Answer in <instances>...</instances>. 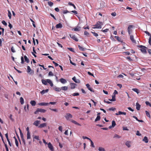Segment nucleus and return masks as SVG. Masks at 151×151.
I'll list each match as a JSON object with an SVG mask.
<instances>
[{
    "mask_svg": "<svg viewBox=\"0 0 151 151\" xmlns=\"http://www.w3.org/2000/svg\"><path fill=\"white\" fill-rule=\"evenodd\" d=\"M103 25V23L101 22L98 21L97 22L96 24L94 26V27H93V29H101L102 27V26Z\"/></svg>",
    "mask_w": 151,
    "mask_h": 151,
    "instance_id": "obj_1",
    "label": "nucleus"
},
{
    "mask_svg": "<svg viewBox=\"0 0 151 151\" xmlns=\"http://www.w3.org/2000/svg\"><path fill=\"white\" fill-rule=\"evenodd\" d=\"M138 47L140 48V50L143 53H146V49L147 48L146 47L142 45H139L138 46Z\"/></svg>",
    "mask_w": 151,
    "mask_h": 151,
    "instance_id": "obj_2",
    "label": "nucleus"
},
{
    "mask_svg": "<svg viewBox=\"0 0 151 151\" xmlns=\"http://www.w3.org/2000/svg\"><path fill=\"white\" fill-rule=\"evenodd\" d=\"M46 110L43 109L41 108H38L37 109V110L34 112V114H37L38 112H40L44 113L46 112Z\"/></svg>",
    "mask_w": 151,
    "mask_h": 151,
    "instance_id": "obj_3",
    "label": "nucleus"
},
{
    "mask_svg": "<svg viewBox=\"0 0 151 151\" xmlns=\"http://www.w3.org/2000/svg\"><path fill=\"white\" fill-rule=\"evenodd\" d=\"M27 72L28 73H29L30 74H33L34 72L33 70H32L31 69L30 67L29 66H27Z\"/></svg>",
    "mask_w": 151,
    "mask_h": 151,
    "instance_id": "obj_4",
    "label": "nucleus"
},
{
    "mask_svg": "<svg viewBox=\"0 0 151 151\" xmlns=\"http://www.w3.org/2000/svg\"><path fill=\"white\" fill-rule=\"evenodd\" d=\"M133 26L132 25H129L127 29L129 35H130L131 32H132V28Z\"/></svg>",
    "mask_w": 151,
    "mask_h": 151,
    "instance_id": "obj_5",
    "label": "nucleus"
},
{
    "mask_svg": "<svg viewBox=\"0 0 151 151\" xmlns=\"http://www.w3.org/2000/svg\"><path fill=\"white\" fill-rule=\"evenodd\" d=\"M65 117L67 120H68L69 118L72 117V115L70 114L67 113L66 114Z\"/></svg>",
    "mask_w": 151,
    "mask_h": 151,
    "instance_id": "obj_6",
    "label": "nucleus"
},
{
    "mask_svg": "<svg viewBox=\"0 0 151 151\" xmlns=\"http://www.w3.org/2000/svg\"><path fill=\"white\" fill-rule=\"evenodd\" d=\"M48 147L51 151H53L54 150L53 147L50 142H49L48 144Z\"/></svg>",
    "mask_w": 151,
    "mask_h": 151,
    "instance_id": "obj_7",
    "label": "nucleus"
},
{
    "mask_svg": "<svg viewBox=\"0 0 151 151\" xmlns=\"http://www.w3.org/2000/svg\"><path fill=\"white\" fill-rule=\"evenodd\" d=\"M38 104L41 106H46L49 105L48 103L42 102Z\"/></svg>",
    "mask_w": 151,
    "mask_h": 151,
    "instance_id": "obj_8",
    "label": "nucleus"
},
{
    "mask_svg": "<svg viewBox=\"0 0 151 151\" xmlns=\"http://www.w3.org/2000/svg\"><path fill=\"white\" fill-rule=\"evenodd\" d=\"M70 36L71 38H72L73 40H75V41H78V40L75 35H70Z\"/></svg>",
    "mask_w": 151,
    "mask_h": 151,
    "instance_id": "obj_9",
    "label": "nucleus"
},
{
    "mask_svg": "<svg viewBox=\"0 0 151 151\" xmlns=\"http://www.w3.org/2000/svg\"><path fill=\"white\" fill-rule=\"evenodd\" d=\"M86 86L88 89L91 92H94V90L92 88H91L90 86V85L89 84H87L86 85Z\"/></svg>",
    "mask_w": 151,
    "mask_h": 151,
    "instance_id": "obj_10",
    "label": "nucleus"
},
{
    "mask_svg": "<svg viewBox=\"0 0 151 151\" xmlns=\"http://www.w3.org/2000/svg\"><path fill=\"white\" fill-rule=\"evenodd\" d=\"M72 79L76 83H80V80L79 79H77L75 76L73 77Z\"/></svg>",
    "mask_w": 151,
    "mask_h": 151,
    "instance_id": "obj_11",
    "label": "nucleus"
},
{
    "mask_svg": "<svg viewBox=\"0 0 151 151\" xmlns=\"http://www.w3.org/2000/svg\"><path fill=\"white\" fill-rule=\"evenodd\" d=\"M60 81L61 83L63 84L67 82V81L63 78H61L60 79Z\"/></svg>",
    "mask_w": 151,
    "mask_h": 151,
    "instance_id": "obj_12",
    "label": "nucleus"
},
{
    "mask_svg": "<svg viewBox=\"0 0 151 151\" xmlns=\"http://www.w3.org/2000/svg\"><path fill=\"white\" fill-rule=\"evenodd\" d=\"M40 122V121L38 120H36L33 123V124L35 126H38Z\"/></svg>",
    "mask_w": 151,
    "mask_h": 151,
    "instance_id": "obj_13",
    "label": "nucleus"
},
{
    "mask_svg": "<svg viewBox=\"0 0 151 151\" xmlns=\"http://www.w3.org/2000/svg\"><path fill=\"white\" fill-rule=\"evenodd\" d=\"M126 113L125 112H123L121 111H119L118 112V113H116L115 114L116 115H121V114H123L124 115H126Z\"/></svg>",
    "mask_w": 151,
    "mask_h": 151,
    "instance_id": "obj_14",
    "label": "nucleus"
},
{
    "mask_svg": "<svg viewBox=\"0 0 151 151\" xmlns=\"http://www.w3.org/2000/svg\"><path fill=\"white\" fill-rule=\"evenodd\" d=\"M46 125L47 124L46 123H44L40 124L38 127L40 128H42L46 127Z\"/></svg>",
    "mask_w": 151,
    "mask_h": 151,
    "instance_id": "obj_15",
    "label": "nucleus"
},
{
    "mask_svg": "<svg viewBox=\"0 0 151 151\" xmlns=\"http://www.w3.org/2000/svg\"><path fill=\"white\" fill-rule=\"evenodd\" d=\"M70 85L71 86L70 88L71 89H73L75 88L76 86L77 85L76 84L73 83H70Z\"/></svg>",
    "mask_w": 151,
    "mask_h": 151,
    "instance_id": "obj_16",
    "label": "nucleus"
},
{
    "mask_svg": "<svg viewBox=\"0 0 151 151\" xmlns=\"http://www.w3.org/2000/svg\"><path fill=\"white\" fill-rule=\"evenodd\" d=\"M47 83L50 84L51 86L52 87L53 86V84L51 80L49 79H47Z\"/></svg>",
    "mask_w": 151,
    "mask_h": 151,
    "instance_id": "obj_17",
    "label": "nucleus"
},
{
    "mask_svg": "<svg viewBox=\"0 0 151 151\" xmlns=\"http://www.w3.org/2000/svg\"><path fill=\"white\" fill-rule=\"evenodd\" d=\"M130 39L132 41L133 43H136V41L134 39V36L132 35H130Z\"/></svg>",
    "mask_w": 151,
    "mask_h": 151,
    "instance_id": "obj_18",
    "label": "nucleus"
},
{
    "mask_svg": "<svg viewBox=\"0 0 151 151\" xmlns=\"http://www.w3.org/2000/svg\"><path fill=\"white\" fill-rule=\"evenodd\" d=\"M142 141L146 143H147L148 142V139L147 137L146 136H145L143 139H142Z\"/></svg>",
    "mask_w": 151,
    "mask_h": 151,
    "instance_id": "obj_19",
    "label": "nucleus"
},
{
    "mask_svg": "<svg viewBox=\"0 0 151 151\" xmlns=\"http://www.w3.org/2000/svg\"><path fill=\"white\" fill-rule=\"evenodd\" d=\"M53 89L58 92H59L61 91V89L55 86L54 87Z\"/></svg>",
    "mask_w": 151,
    "mask_h": 151,
    "instance_id": "obj_20",
    "label": "nucleus"
},
{
    "mask_svg": "<svg viewBox=\"0 0 151 151\" xmlns=\"http://www.w3.org/2000/svg\"><path fill=\"white\" fill-rule=\"evenodd\" d=\"M63 27L62 24L59 23L58 24L56 25L55 27L57 28H61Z\"/></svg>",
    "mask_w": 151,
    "mask_h": 151,
    "instance_id": "obj_21",
    "label": "nucleus"
},
{
    "mask_svg": "<svg viewBox=\"0 0 151 151\" xmlns=\"http://www.w3.org/2000/svg\"><path fill=\"white\" fill-rule=\"evenodd\" d=\"M48 91H49L48 89H47L46 90H42V91H41L40 92V93L42 94H43L45 93L48 92Z\"/></svg>",
    "mask_w": 151,
    "mask_h": 151,
    "instance_id": "obj_22",
    "label": "nucleus"
},
{
    "mask_svg": "<svg viewBox=\"0 0 151 151\" xmlns=\"http://www.w3.org/2000/svg\"><path fill=\"white\" fill-rule=\"evenodd\" d=\"M81 27H80L77 26L76 28H74L72 30H74L75 31H79L80 30Z\"/></svg>",
    "mask_w": 151,
    "mask_h": 151,
    "instance_id": "obj_23",
    "label": "nucleus"
},
{
    "mask_svg": "<svg viewBox=\"0 0 151 151\" xmlns=\"http://www.w3.org/2000/svg\"><path fill=\"white\" fill-rule=\"evenodd\" d=\"M140 105L137 102L136 104V109L138 110H140Z\"/></svg>",
    "mask_w": 151,
    "mask_h": 151,
    "instance_id": "obj_24",
    "label": "nucleus"
},
{
    "mask_svg": "<svg viewBox=\"0 0 151 151\" xmlns=\"http://www.w3.org/2000/svg\"><path fill=\"white\" fill-rule=\"evenodd\" d=\"M30 103L32 106H35L36 104V102L35 101L32 100L31 101Z\"/></svg>",
    "mask_w": 151,
    "mask_h": 151,
    "instance_id": "obj_25",
    "label": "nucleus"
},
{
    "mask_svg": "<svg viewBox=\"0 0 151 151\" xmlns=\"http://www.w3.org/2000/svg\"><path fill=\"white\" fill-rule=\"evenodd\" d=\"M24 58L25 61H26L27 63H28L29 62V59L27 58V56L26 55L24 56Z\"/></svg>",
    "mask_w": 151,
    "mask_h": 151,
    "instance_id": "obj_26",
    "label": "nucleus"
},
{
    "mask_svg": "<svg viewBox=\"0 0 151 151\" xmlns=\"http://www.w3.org/2000/svg\"><path fill=\"white\" fill-rule=\"evenodd\" d=\"M71 122H72V123H74V124H76V125H78V126H81V125L80 124H79V123H77L75 121H74V120H71Z\"/></svg>",
    "mask_w": 151,
    "mask_h": 151,
    "instance_id": "obj_27",
    "label": "nucleus"
},
{
    "mask_svg": "<svg viewBox=\"0 0 151 151\" xmlns=\"http://www.w3.org/2000/svg\"><path fill=\"white\" fill-rule=\"evenodd\" d=\"M78 47L79 50L82 51H84L85 50V49L84 47L81 46L80 45H78Z\"/></svg>",
    "mask_w": 151,
    "mask_h": 151,
    "instance_id": "obj_28",
    "label": "nucleus"
},
{
    "mask_svg": "<svg viewBox=\"0 0 151 151\" xmlns=\"http://www.w3.org/2000/svg\"><path fill=\"white\" fill-rule=\"evenodd\" d=\"M130 143V142L127 141L126 142L125 144L128 147H130L131 146Z\"/></svg>",
    "mask_w": 151,
    "mask_h": 151,
    "instance_id": "obj_29",
    "label": "nucleus"
},
{
    "mask_svg": "<svg viewBox=\"0 0 151 151\" xmlns=\"http://www.w3.org/2000/svg\"><path fill=\"white\" fill-rule=\"evenodd\" d=\"M68 87L67 86H62L61 87V90H63L64 91H66L68 89Z\"/></svg>",
    "mask_w": 151,
    "mask_h": 151,
    "instance_id": "obj_30",
    "label": "nucleus"
},
{
    "mask_svg": "<svg viewBox=\"0 0 151 151\" xmlns=\"http://www.w3.org/2000/svg\"><path fill=\"white\" fill-rule=\"evenodd\" d=\"M132 90L137 93V94L139 93V90L137 88H134L132 89Z\"/></svg>",
    "mask_w": 151,
    "mask_h": 151,
    "instance_id": "obj_31",
    "label": "nucleus"
},
{
    "mask_svg": "<svg viewBox=\"0 0 151 151\" xmlns=\"http://www.w3.org/2000/svg\"><path fill=\"white\" fill-rule=\"evenodd\" d=\"M101 117L99 115H97V116L95 119V121L97 122L100 120Z\"/></svg>",
    "mask_w": 151,
    "mask_h": 151,
    "instance_id": "obj_32",
    "label": "nucleus"
},
{
    "mask_svg": "<svg viewBox=\"0 0 151 151\" xmlns=\"http://www.w3.org/2000/svg\"><path fill=\"white\" fill-rule=\"evenodd\" d=\"M20 102L21 104H23L24 103V100L22 97H21L20 99Z\"/></svg>",
    "mask_w": 151,
    "mask_h": 151,
    "instance_id": "obj_33",
    "label": "nucleus"
},
{
    "mask_svg": "<svg viewBox=\"0 0 151 151\" xmlns=\"http://www.w3.org/2000/svg\"><path fill=\"white\" fill-rule=\"evenodd\" d=\"M145 113L146 116L148 117L149 118H150L151 116L149 113L147 111H145Z\"/></svg>",
    "mask_w": 151,
    "mask_h": 151,
    "instance_id": "obj_34",
    "label": "nucleus"
},
{
    "mask_svg": "<svg viewBox=\"0 0 151 151\" xmlns=\"http://www.w3.org/2000/svg\"><path fill=\"white\" fill-rule=\"evenodd\" d=\"M98 150L99 151H106L105 150L104 148L101 147H99V148Z\"/></svg>",
    "mask_w": 151,
    "mask_h": 151,
    "instance_id": "obj_35",
    "label": "nucleus"
},
{
    "mask_svg": "<svg viewBox=\"0 0 151 151\" xmlns=\"http://www.w3.org/2000/svg\"><path fill=\"white\" fill-rule=\"evenodd\" d=\"M42 83L45 85H46L47 84V80L45 81V80H44V79H42Z\"/></svg>",
    "mask_w": 151,
    "mask_h": 151,
    "instance_id": "obj_36",
    "label": "nucleus"
},
{
    "mask_svg": "<svg viewBox=\"0 0 151 151\" xmlns=\"http://www.w3.org/2000/svg\"><path fill=\"white\" fill-rule=\"evenodd\" d=\"M116 125V123L113 120L112 122V127H114Z\"/></svg>",
    "mask_w": 151,
    "mask_h": 151,
    "instance_id": "obj_37",
    "label": "nucleus"
},
{
    "mask_svg": "<svg viewBox=\"0 0 151 151\" xmlns=\"http://www.w3.org/2000/svg\"><path fill=\"white\" fill-rule=\"evenodd\" d=\"M27 139H30L31 138L30 133L29 132H27Z\"/></svg>",
    "mask_w": 151,
    "mask_h": 151,
    "instance_id": "obj_38",
    "label": "nucleus"
},
{
    "mask_svg": "<svg viewBox=\"0 0 151 151\" xmlns=\"http://www.w3.org/2000/svg\"><path fill=\"white\" fill-rule=\"evenodd\" d=\"M121 137L119 135H118L117 134H115L114 137V138H120Z\"/></svg>",
    "mask_w": 151,
    "mask_h": 151,
    "instance_id": "obj_39",
    "label": "nucleus"
},
{
    "mask_svg": "<svg viewBox=\"0 0 151 151\" xmlns=\"http://www.w3.org/2000/svg\"><path fill=\"white\" fill-rule=\"evenodd\" d=\"M48 4L50 6H52L53 5V3L50 1H49L48 2Z\"/></svg>",
    "mask_w": 151,
    "mask_h": 151,
    "instance_id": "obj_40",
    "label": "nucleus"
},
{
    "mask_svg": "<svg viewBox=\"0 0 151 151\" xmlns=\"http://www.w3.org/2000/svg\"><path fill=\"white\" fill-rule=\"evenodd\" d=\"M30 21L32 22V25L34 27H36V26L35 24V22L34 21L31 19H30Z\"/></svg>",
    "mask_w": 151,
    "mask_h": 151,
    "instance_id": "obj_41",
    "label": "nucleus"
},
{
    "mask_svg": "<svg viewBox=\"0 0 151 151\" xmlns=\"http://www.w3.org/2000/svg\"><path fill=\"white\" fill-rule=\"evenodd\" d=\"M116 109V108H114V107H111L110 108H109L108 109L109 111H114Z\"/></svg>",
    "mask_w": 151,
    "mask_h": 151,
    "instance_id": "obj_42",
    "label": "nucleus"
},
{
    "mask_svg": "<svg viewBox=\"0 0 151 151\" xmlns=\"http://www.w3.org/2000/svg\"><path fill=\"white\" fill-rule=\"evenodd\" d=\"M8 16L9 17V18L10 19L11 18V13L9 11H8Z\"/></svg>",
    "mask_w": 151,
    "mask_h": 151,
    "instance_id": "obj_43",
    "label": "nucleus"
},
{
    "mask_svg": "<svg viewBox=\"0 0 151 151\" xmlns=\"http://www.w3.org/2000/svg\"><path fill=\"white\" fill-rule=\"evenodd\" d=\"M145 104L149 106L150 107H151V104L149 101H146Z\"/></svg>",
    "mask_w": 151,
    "mask_h": 151,
    "instance_id": "obj_44",
    "label": "nucleus"
},
{
    "mask_svg": "<svg viewBox=\"0 0 151 151\" xmlns=\"http://www.w3.org/2000/svg\"><path fill=\"white\" fill-rule=\"evenodd\" d=\"M91 32L92 33V34L93 35L96 37H97L98 36V35L97 33L95 32Z\"/></svg>",
    "mask_w": 151,
    "mask_h": 151,
    "instance_id": "obj_45",
    "label": "nucleus"
},
{
    "mask_svg": "<svg viewBox=\"0 0 151 151\" xmlns=\"http://www.w3.org/2000/svg\"><path fill=\"white\" fill-rule=\"evenodd\" d=\"M84 34L87 36H88L89 35V33L86 31H85L84 32Z\"/></svg>",
    "mask_w": 151,
    "mask_h": 151,
    "instance_id": "obj_46",
    "label": "nucleus"
},
{
    "mask_svg": "<svg viewBox=\"0 0 151 151\" xmlns=\"http://www.w3.org/2000/svg\"><path fill=\"white\" fill-rule=\"evenodd\" d=\"M127 59L129 61H132V60L131 58V57L129 56L127 57Z\"/></svg>",
    "mask_w": 151,
    "mask_h": 151,
    "instance_id": "obj_47",
    "label": "nucleus"
},
{
    "mask_svg": "<svg viewBox=\"0 0 151 151\" xmlns=\"http://www.w3.org/2000/svg\"><path fill=\"white\" fill-rule=\"evenodd\" d=\"M2 23L3 24L6 26L7 25V23L4 20H3L2 21Z\"/></svg>",
    "mask_w": 151,
    "mask_h": 151,
    "instance_id": "obj_48",
    "label": "nucleus"
},
{
    "mask_svg": "<svg viewBox=\"0 0 151 151\" xmlns=\"http://www.w3.org/2000/svg\"><path fill=\"white\" fill-rule=\"evenodd\" d=\"M11 51L13 52L14 53L15 52V50L13 46L11 48Z\"/></svg>",
    "mask_w": 151,
    "mask_h": 151,
    "instance_id": "obj_49",
    "label": "nucleus"
},
{
    "mask_svg": "<svg viewBox=\"0 0 151 151\" xmlns=\"http://www.w3.org/2000/svg\"><path fill=\"white\" fill-rule=\"evenodd\" d=\"M109 30V29H106L104 30L102 29L101 31L104 32H107Z\"/></svg>",
    "mask_w": 151,
    "mask_h": 151,
    "instance_id": "obj_50",
    "label": "nucleus"
},
{
    "mask_svg": "<svg viewBox=\"0 0 151 151\" xmlns=\"http://www.w3.org/2000/svg\"><path fill=\"white\" fill-rule=\"evenodd\" d=\"M82 138L83 139H88V140H89L90 141L91 140V139H90L89 138L83 136Z\"/></svg>",
    "mask_w": 151,
    "mask_h": 151,
    "instance_id": "obj_51",
    "label": "nucleus"
},
{
    "mask_svg": "<svg viewBox=\"0 0 151 151\" xmlns=\"http://www.w3.org/2000/svg\"><path fill=\"white\" fill-rule=\"evenodd\" d=\"M15 141L16 145V146L18 147V143L17 139H16Z\"/></svg>",
    "mask_w": 151,
    "mask_h": 151,
    "instance_id": "obj_52",
    "label": "nucleus"
},
{
    "mask_svg": "<svg viewBox=\"0 0 151 151\" xmlns=\"http://www.w3.org/2000/svg\"><path fill=\"white\" fill-rule=\"evenodd\" d=\"M136 134L137 135L140 136L141 135V134L139 132V131H137Z\"/></svg>",
    "mask_w": 151,
    "mask_h": 151,
    "instance_id": "obj_53",
    "label": "nucleus"
},
{
    "mask_svg": "<svg viewBox=\"0 0 151 151\" xmlns=\"http://www.w3.org/2000/svg\"><path fill=\"white\" fill-rule=\"evenodd\" d=\"M90 141H91V146L93 147H94L95 146L94 145L93 142H92V141L91 140Z\"/></svg>",
    "mask_w": 151,
    "mask_h": 151,
    "instance_id": "obj_54",
    "label": "nucleus"
},
{
    "mask_svg": "<svg viewBox=\"0 0 151 151\" xmlns=\"http://www.w3.org/2000/svg\"><path fill=\"white\" fill-rule=\"evenodd\" d=\"M4 40V39L3 38L1 39H0V46L1 47L2 46V41Z\"/></svg>",
    "mask_w": 151,
    "mask_h": 151,
    "instance_id": "obj_55",
    "label": "nucleus"
},
{
    "mask_svg": "<svg viewBox=\"0 0 151 151\" xmlns=\"http://www.w3.org/2000/svg\"><path fill=\"white\" fill-rule=\"evenodd\" d=\"M148 42L149 44L151 45V36H150L149 38Z\"/></svg>",
    "mask_w": 151,
    "mask_h": 151,
    "instance_id": "obj_56",
    "label": "nucleus"
},
{
    "mask_svg": "<svg viewBox=\"0 0 151 151\" xmlns=\"http://www.w3.org/2000/svg\"><path fill=\"white\" fill-rule=\"evenodd\" d=\"M21 63L22 64H23L24 63V58L23 57H21Z\"/></svg>",
    "mask_w": 151,
    "mask_h": 151,
    "instance_id": "obj_57",
    "label": "nucleus"
},
{
    "mask_svg": "<svg viewBox=\"0 0 151 151\" xmlns=\"http://www.w3.org/2000/svg\"><path fill=\"white\" fill-rule=\"evenodd\" d=\"M49 76H53V73L51 71L49 72L48 73Z\"/></svg>",
    "mask_w": 151,
    "mask_h": 151,
    "instance_id": "obj_58",
    "label": "nucleus"
},
{
    "mask_svg": "<svg viewBox=\"0 0 151 151\" xmlns=\"http://www.w3.org/2000/svg\"><path fill=\"white\" fill-rule=\"evenodd\" d=\"M69 50L72 51V52H74V50L72 48L70 47H68L67 48Z\"/></svg>",
    "mask_w": 151,
    "mask_h": 151,
    "instance_id": "obj_59",
    "label": "nucleus"
},
{
    "mask_svg": "<svg viewBox=\"0 0 151 151\" xmlns=\"http://www.w3.org/2000/svg\"><path fill=\"white\" fill-rule=\"evenodd\" d=\"M50 109L52 111H54L55 112L58 111V110L57 109H53L50 108Z\"/></svg>",
    "mask_w": 151,
    "mask_h": 151,
    "instance_id": "obj_60",
    "label": "nucleus"
},
{
    "mask_svg": "<svg viewBox=\"0 0 151 151\" xmlns=\"http://www.w3.org/2000/svg\"><path fill=\"white\" fill-rule=\"evenodd\" d=\"M58 129L59 131H60L61 132H62V127L61 126H60L58 127Z\"/></svg>",
    "mask_w": 151,
    "mask_h": 151,
    "instance_id": "obj_61",
    "label": "nucleus"
},
{
    "mask_svg": "<svg viewBox=\"0 0 151 151\" xmlns=\"http://www.w3.org/2000/svg\"><path fill=\"white\" fill-rule=\"evenodd\" d=\"M52 63L55 65V66L56 67L58 65V64L54 62V61H52Z\"/></svg>",
    "mask_w": 151,
    "mask_h": 151,
    "instance_id": "obj_62",
    "label": "nucleus"
},
{
    "mask_svg": "<svg viewBox=\"0 0 151 151\" xmlns=\"http://www.w3.org/2000/svg\"><path fill=\"white\" fill-rule=\"evenodd\" d=\"M73 95V96H77L79 95V93H74Z\"/></svg>",
    "mask_w": 151,
    "mask_h": 151,
    "instance_id": "obj_63",
    "label": "nucleus"
},
{
    "mask_svg": "<svg viewBox=\"0 0 151 151\" xmlns=\"http://www.w3.org/2000/svg\"><path fill=\"white\" fill-rule=\"evenodd\" d=\"M34 138L35 139L38 140L39 139V137L38 136H35Z\"/></svg>",
    "mask_w": 151,
    "mask_h": 151,
    "instance_id": "obj_64",
    "label": "nucleus"
}]
</instances>
